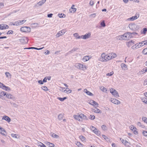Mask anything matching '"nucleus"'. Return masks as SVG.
<instances>
[{"mask_svg": "<svg viewBox=\"0 0 147 147\" xmlns=\"http://www.w3.org/2000/svg\"><path fill=\"white\" fill-rule=\"evenodd\" d=\"M117 57V55L115 53L112 52L107 55L105 53L101 54L99 60L102 62H106Z\"/></svg>", "mask_w": 147, "mask_h": 147, "instance_id": "f257e3e1", "label": "nucleus"}, {"mask_svg": "<svg viewBox=\"0 0 147 147\" xmlns=\"http://www.w3.org/2000/svg\"><path fill=\"white\" fill-rule=\"evenodd\" d=\"M74 66L78 69L82 70L84 71L87 69L86 66L85 65H83L80 63H76L75 64Z\"/></svg>", "mask_w": 147, "mask_h": 147, "instance_id": "f03ea898", "label": "nucleus"}, {"mask_svg": "<svg viewBox=\"0 0 147 147\" xmlns=\"http://www.w3.org/2000/svg\"><path fill=\"white\" fill-rule=\"evenodd\" d=\"M137 34L135 32H127L125 33L124 34V38H123L124 40H127L131 38L132 37H133L132 35L134 34Z\"/></svg>", "mask_w": 147, "mask_h": 147, "instance_id": "7ed1b4c3", "label": "nucleus"}, {"mask_svg": "<svg viewBox=\"0 0 147 147\" xmlns=\"http://www.w3.org/2000/svg\"><path fill=\"white\" fill-rule=\"evenodd\" d=\"M129 27L130 29L133 30H137L139 28V27L138 25L133 23L129 24Z\"/></svg>", "mask_w": 147, "mask_h": 147, "instance_id": "20e7f679", "label": "nucleus"}, {"mask_svg": "<svg viewBox=\"0 0 147 147\" xmlns=\"http://www.w3.org/2000/svg\"><path fill=\"white\" fill-rule=\"evenodd\" d=\"M110 90L111 93L115 97H119V95L118 94V92L114 89L111 88Z\"/></svg>", "mask_w": 147, "mask_h": 147, "instance_id": "39448f33", "label": "nucleus"}, {"mask_svg": "<svg viewBox=\"0 0 147 147\" xmlns=\"http://www.w3.org/2000/svg\"><path fill=\"white\" fill-rule=\"evenodd\" d=\"M46 2V0H42L38 2L36 4H35L34 6V8L38 7L39 6H40L42 5Z\"/></svg>", "mask_w": 147, "mask_h": 147, "instance_id": "423d86ee", "label": "nucleus"}, {"mask_svg": "<svg viewBox=\"0 0 147 147\" xmlns=\"http://www.w3.org/2000/svg\"><path fill=\"white\" fill-rule=\"evenodd\" d=\"M20 31L23 32H30V28L28 27H22L20 29Z\"/></svg>", "mask_w": 147, "mask_h": 147, "instance_id": "0eeeda50", "label": "nucleus"}, {"mask_svg": "<svg viewBox=\"0 0 147 147\" xmlns=\"http://www.w3.org/2000/svg\"><path fill=\"white\" fill-rule=\"evenodd\" d=\"M91 36V34L90 33H88L84 35H82L81 36V37H79V38H81L83 39H86L90 37Z\"/></svg>", "mask_w": 147, "mask_h": 147, "instance_id": "6e6552de", "label": "nucleus"}, {"mask_svg": "<svg viewBox=\"0 0 147 147\" xmlns=\"http://www.w3.org/2000/svg\"><path fill=\"white\" fill-rule=\"evenodd\" d=\"M120 140L121 141L122 143L126 146L129 147L130 145V142L124 140L123 139H122L121 138H120Z\"/></svg>", "mask_w": 147, "mask_h": 147, "instance_id": "1a4fd4ad", "label": "nucleus"}, {"mask_svg": "<svg viewBox=\"0 0 147 147\" xmlns=\"http://www.w3.org/2000/svg\"><path fill=\"white\" fill-rule=\"evenodd\" d=\"M110 100L115 105H118L121 103V102L119 100L115 98H111Z\"/></svg>", "mask_w": 147, "mask_h": 147, "instance_id": "9d476101", "label": "nucleus"}, {"mask_svg": "<svg viewBox=\"0 0 147 147\" xmlns=\"http://www.w3.org/2000/svg\"><path fill=\"white\" fill-rule=\"evenodd\" d=\"M139 17V15L138 14L137 15H136V16H132L130 18H128L127 20V21H132L137 19Z\"/></svg>", "mask_w": 147, "mask_h": 147, "instance_id": "9b49d317", "label": "nucleus"}, {"mask_svg": "<svg viewBox=\"0 0 147 147\" xmlns=\"http://www.w3.org/2000/svg\"><path fill=\"white\" fill-rule=\"evenodd\" d=\"M89 103L95 107H98V103L93 100H90L89 101Z\"/></svg>", "mask_w": 147, "mask_h": 147, "instance_id": "f8f14e48", "label": "nucleus"}, {"mask_svg": "<svg viewBox=\"0 0 147 147\" xmlns=\"http://www.w3.org/2000/svg\"><path fill=\"white\" fill-rule=\"evenodd\" d=\"M19 40L20 42L23 43H26L28 41V40L27 38L26 37L22 38L21 39H20Z\"/></svg>", "mask_w": 147, "mask_h": 147, "instance_id": "ddd939ff", "label": "nucleus"}, {"mask_svg": "<svg viewBox=\"0 0 147 147\" xmlns=\"http://www.w3.org/2000/svg\"><path fill=\"white\" fill-rule=\"evenodd\" d=\"M91 129L96 134H98V130L95 127L93 126H91L90 127Z\"/></svg>", "mask_w": 147, "mask_h": 147, "instance_id": "4468645a", "label": "nucleus"}, {"mask_svg": "<svg viewBox=\"0 0 147 147\" xmlns=\"http://www.w3.org/2000/svg\"><path fill=\"white\" fill-rule=\"evenodd\" d=\"M80 118L81 120L80 121H82L85 120H87V119L86 116L83 114H81L79 115Z\"/></svg>", "mask_w": 147, "mask_h": 147, "instance_id": "2eb2a0df", "label": "nucleus"}, {"mask_svg": "<svg viewBox=\"0 0 147 147\" xmlns=\"http://www.w3.org/2000/svg\"><path fill=\"white\" fill-rule=\"evenodd\" d=\"M135 41L134 40L129 41L127 42V45L129 47L134 44Z\"/></svg>", "mask_w": 147, "mask_h": 147, "instance_id": "dca6fc26", "label": "nucleus"}, {"mask_svg": "<svg viewBox=\"0 0 147 147\" xmlns=\"http://www.w3.org/2000/svg\"><path fill=\"white\" fill-rule=\"evenodd\" d=\"M140 47V45L139 43H137L131 47V48L133 49H137Z\"/></svg>", "mask_w": 147, "mask_h": 147, "instance_id": "f3484780", "label": "nucleus"}, {"mask_svg": "<svg viewBox=\"0 0 147 147\" xmlns=\"http://www.w3.org/2000/svg\"><path fill=\"white\" fill-rule=\"evenodd\" d=\"M78 49V48H74L73 49H72L71 51H69L68 53H66L65 55V56H67L68 55L70 54H71V53H73V52H74L75 51L77 50Z\"/></svg>", "mask_w": 147, "mask_h": 147, "instance_id": "a211bd4d", "label": "nucleus"}, {"mask_svg": "<svg viewBox=\"0 0 147 147\" xmlns=\"http://www.w3.org/2000/svg\"><path fill=\"white\" fill-rule=\"evenodd\" d=\"M2 119H4L9 122L11 121V119L7 116H5L3 117Z\"/></svg>", "mask_w": 147, "mask_h": 147, "instance_id": "6ab92c4d", "label": "nucleus"}, {"mask_svg": "<svg viewBox=\"0 0 147 147\" xmlns=\"http://www.w3.org/2000/svg\"><path fill=\"white\" fill-rule=\"evenodd\" d=\"M92 111L93 112L96 113H100L101 112L96 107L94 109H92Z\"/></svg>", "mask_w": 147, "mask_h": 147, "instance_id": "aec40b11", "label": "nucleus"}, {"mask_svg": "<svg viewBox=\"0 0 147 147\" xmlns=\"http://www.w3.org/2000/svg\"><path fill=\"white\" fill-rule=\"evenodd\" d=\"M84 92L86 93V94L90 96H92L93 94L91 92L87 90L86 89H85L84 90Z\"/></svg>", "mask_w": 147, "mask_h": 147, "instance_id": "412c9836", "label": "nucleus"}, {"mask_svg": "<svg viewBox=\"0 0 147 147\" xmlns=\"http://www.w3.org/2000/svg\"><path fill=\"white\" fill-rule=\"evenodd\" d=\"M0 132L1 133L4 135H6V132L5 130L3 128H1V129L0 130Z\"/></svg>", "mask_w": 147, "mask_h": 147, "instance_id": "4be33fe9", "label": "nucleus"}, {"mask_svg": "<svg viewBox=\"0 0 147 147\" xmlns=\"http://www.w3.org/2000/svg\"><path fill=\"white\" fill-rule=\"evenodd\" d=\"M51 136L53 138L57 139L59 138V137L58 135H56L55 133H51Z\"/></svg>", "mask_w": 147, "mask_h": 147, "instance_id": "5701e85b", "label": "nucleus"}, {"mask_svg": "<svg viewBox=\"0 0 147 147\" xmlns=\"http://www.w3.org/2000/svg\"><path fill=\"white\" fill-rule=\"evenodd\" d=\"M76 8H75L73 7H71L69 11L70 13H74L76 11Z\"/></svg>", "mask_w": 147, "mask_h": 147, "instance_id": "b1692460", "label": "nucleus"}, {"mask_svg": "<svg viewBox=\"0 0 147 147\" xmlns=\"http://www.w3.org/2000/svg\"><path fill=\"white\" fill-rule=\"evenodd\" d=\"M116 38L119 40H124V34L121 35H120L116 37Z\"/></svg>", "mask_w": 147, "mask_h": 147, "instance_id": "393cba45", "label": "nucleus"}, {"mask_svg": "<svg viewBox=\"0 0 147 147\" xmlns=\"http://www.w3.org/2000/svg\"><path fill=\"white\" fill-rule=\"evenodd\" d=\"M89 59L90 58L89 56H86L83 57V61L84 62H85L88 61Z\"/></svg>", "mask_w": 147, "mask_h": 147, "instance_id": "a878e982", "label": "nucleus"}, {"mask_svg": "<svg viewBox=\"0 0 147 147\" xmlns=\"http://www.w3.org/2000/svg\"><path fill=\"white\" fill-rule=\"evenodd\" d=\"M74 117L76 119L78 120L79 121H81V120L80 119V118L79 115H74Z\"/></svg>", "mask_w": 147, "mask_h": 147, "instance_id": "bb28decb", "label": "nucleus"}, {"mask_svg": "<svg viewBox=\"0 0 147 147\" xmlns=\"http://www.w3.org/2000/svg\"><path fill=\"white\" fill-rule=\"evenodd\" d=\"M76 145L78 147H84V145L80 143V142H77L76 143Z\"/></svg>", "mask_w": 147, "mask_h": 147, "instance_id": "cd10ccee", "label": "nucleus"}, {"mask_svg": "<svg viewBox=\"0 0 147 147\" xmlns=\"http://www.w3.org/2000/svg\"><path fill=\"white\" fill-rule=\"evenodd\" d=\"M100 89L104 92H106L107 91V89L103 86H100Z\"/></svg>", "mask_w": 147, "mask_h": 147, "instance_id": "c85d7f7f", "label": "nucleus"}, {"mask_svg": "<svg viewBox=\"0 0 147 147\" xmlns=\"http://www.w3.org/2000/svg\"><path fill=\"white\" fill-rule=\"evenodd\" d=\"M2 88L6 90V91L10 90V89L9 87L7 86L4 85H3V88Z\"/></svg>", "mask_w": 147, "mask_h": 147, "instance_id": "c756f323", "label": "nucleus"}, {"mask_svg": "<svg viewBox=\"0 0 147 147\" xmlns=\"http://www.w3.org/2000/svg\"><path fill=\"white\" fill-rule=\"evenodd\" d=\"M8 99H13V96L12 95L10 94H7L6 95Z\"/></svg>", "mask_w": 147, "mask_h": 147, "instance_id": "7c9ffc66", "label": "nucleus"}, {"mask_svg": "<svg viewBox=\"0 0 147 147\" xmlns=\"http://www.w3.org/2000/svg\"><path fill=\"white\" fill-rule=\"evenodd\" d=\"M79 138L82 142H85L86 139L85 137L82 135L80 136Z\"/></svg>", "mask_w": 147, "mask_h": 147, "instance_id": "2f4dec72", "label": "nucleus"}, {"mask_svg": "<svg viewBox=\"0 0 147 147\" xmlns=\"http://www.w3.org/2000/svg\"><path fill=\"white\" fill-rule=\"evenodd\" d=\"M62 32L60 31H59L56 34V37L58 38L63 35Z\"/></svg>", "mask_w": 147, "mask_h": 147, "instance_id": "473e14b6", "label": "nucleus"}, {"mask_svg": "<svg viewBox=\"0 0 147 147\" xmlns=\"http://www.w3.org/2000/svg\"><path fill=\"white\" fill-rule=\"evenodd\" d=\"M147 31V28H143V31H141V33L142 34H145Z\"/></svg>", "mask_w": 147, "mask_h": 147, "instance_id": "72a5a7b5", "label": "nucleus"}, {"mask_svg": "<svg viewBox=\"0 0 147 147\" xmlns=\"http://www.w3.org/2000/svg\"><path fill=\"white\" fill-rule=\"evenodd\" d=\"M38 146H39L40 147H46L45 145L41 142H38Z\"/></svg>", "mask_w": 147, "mask_h": 147, "instance_id": "f704fd0d", "label": "nucleus"}, {"mask_svg": "<svg viewBox=\"0 0 147 147\" xmlns=\"http://www.w3.org/2000/svg\"><path fill=\"white\" fill-rule=\"evenodd\" d=\"M74 36L76 38V39H80L81 38H79V37H81V36H80L78 34V33H75L74 34Z\"/></svg>", "mask_w": 147, "mask_h": 147, "instance_id": "c9c22d12", "label": "nucleus"}, {"mask_svg": "<svg viewBox=\"0 0 147 147\" xmlns=\"http://www.w3.org/2000/svg\"><path fill=\"white\" fill-rule=\"evenodd\" d=\"M47 144V145L50 147H53L55 146V145L53 144L50 143L49 142H48Z\"/></svg>", "mask_w": 147, "mask_h": 147, "instance_id": "e433bc0d", "label": "nucleus"}, {"mask_svg": "<svg viewBox=\"0 0 147 147\" xmlns=\"http://www.w3.org/2000/svg\"><path fill=\"white\" fill-rule=\"evenodd\" d=\"M101 128L104 131H106L107 129V128L105 125H102Z\"/></svg>", "mask_w": 147, "mask_h": 147, "instance_id": "4c0bfd02", "label": "nucleus"}, {"mask_svg": "<svg viewBox=\"0 0 147 147\" xmlns=\"http://www.w3.org/2000/svg\"><path fill=\"white\" fill-rule=\"evenodd\" d=\"M63 115L62 114H60L58 116V119L59 120H61L62 119L63 117Z\"/></svg>", "mask_w": 147, "mask_h": 147, "instance_id": "58836bf2", "label": "nucleus"}, {"mask_svg": "<svg viewBox=\"0 0 147 147\" xmlns=\"http://www.w3.org/2000/svg\"><path fill=\"white\" fill-rule=\"evenodd\" d=\"M57 99L61 101H63L64 100L67 99L66 97H64L63 98H60L58 97L57 98Z\"/></svg>", "mask_w": 147, "mask_h": 147, "instance_id": "ea45409f", "label": "nucleus"}, {"mask_svg": "<svg viewBox=\"0 0 147 147\" xmlns=\"http://www.w3.org/2000/svg\"><path fill=\"white\" fill-rule=\"evenodd\" d=\"M5 74L7 78H11V75L10 74L9 72H6Z\"/></svg>", "mask_w": 147, "mask_h": 147, "instance_id": "a19ab883", "label": "nucleus"}, {"mask_svg": "<svg viewBox=\"0 0 147 147\" xmlns=\"http://www.w3.org/2000/svg\"><path fill=\"white\" fill-rule=\"evenodd\" d=\"M121 68L123 69L124 68H127V65L124 63H121Z\"/></svg>", "mask_w": 147, "mask_h": 147, "instance_id": "79ce46f5", "label": "nucleus"}, {"mask_svg": "<svg viewBox=\"0 0 147 147\" xmlns=\"http://www.w3.org/2000/svg\"><path fill=\"white\" fill-rule=\"evenodd\" d=\"M147 72V71H146V69H142L141 71L139 72V73L140 74H143L145 72Z\"/></svg>", "mask_w": 147, "mask_h": 147, "instance_id": "37998d69", "label": "nucleus"}, {"mask_svg": "<svg viewBox=\"0 0 147 147\" xmlns=\"http://www.w3.org/2000/svg\"><path fill=\"white\" fill-rule=\"evenodd\" d=\"M89 119L91 120H94L95 119V116L93 115H91L89 116Z\"/></svg>", "mask_w": 147, "mask_h": 147, "instance_id": "c03bdc74", "label": "nucleus"}, {"mask_svg": "<svg viewBox=\"0 0 147 147\" xmlns=\"http://www.w3.org/2000/svg\"><path fill=\"white\" fill-rule=\"evenodd\" d=\"M89 16L90 17L94 18L96 17V13H94L90 15Z\"/></svg>", "mask_w": 147, "mask_h": 147, "instance_id": "a18cd8bd", "label": "nucleus"}, {"mask_svg": "<svg viewBox=\"0 0 147 147\" xmlns=\"http://www.w3.org/2000/svg\"><path fill=\"white\" fill-rule=\"evenodd\" d=\"M137 125L138 126L142 128H144V125H142L141 123L140 122H138L137 123Z\"/></svg>", "mask_w": 147, "mask_h": 147, "instance_id": "49530a36", "label": "nucleus"}, {"mask_svg": "<svg viewBox=\"0 0 147 147\" xmlns=\"http://www.w3.org/2000/svg\"><path fill=\"white\" fill-rule=\"evenodd\" d=\"M41 88H42V89L43 90L45 91H47L48 90V89L47 88V87L46 86H42L41 87Z\"/></svg>", "mask_w": 147, "mask_h": 147, "instance_id": "de8ad7c7", "label": "nucleus"}, {"mask_svg": "<svg viewBox=\"0 0 147 147\" xmlns=\"http://www.w3.org/2000/svg\"><path fill=\"white\" fill-rule=\"evenodd\" d=\"M142 120H143V121H144V122L147 123V118L145 117H142Z\"/></svg>", "mask_w": 147, "mask_h": 147, "instance_id": "09e8293b", "label": "nucleus"}, {"mask_svg": "<svg viewBox=\"0 0 147 147\" xmlns=\"http://www.w3.org/2000/svg\"><path fill=\"white\" fill-rule=\"evenodd\" d=\"M142 53L144 54H147V48L144 49L142 51Z\"/></svg>", "mask_w": 147, "mask_h": 147, "instance_id": "8fccbe9b", "label": "nucleus"}, {"mask_svg": "<svg viewBox=\"0 0 147 147\" xmlns=\"http://www.w3.org/2000/svg\"><path fill=\"white\" fill-rule=\"evenodd\" d=\"M100 25L101 26L103 27H105L106 26L105 24L104 21H103L102 22H101Z\"/></svg>", "mask_w": 147, "mask_h": 147, "instance_id": "3c124183", "label": "nucleus"}, {"mask_svg": "<svg viewBox=\"0 0 147 147\" xmlns=\"http://www.w3.org/2000/svg\"><path fill=\"white\" fill-rule=\"evenodd\" d=\"M0 29L1 30L5 29L4 24H0Z\"/></svg>", "mask_w": 147, "mask_h": 147, "instance_id": "603ef678", "label": "nucleus"}, {"mask_svg": "<svg viewBox=\"0 0 147 147\" xmlns=\"http://www.w3.org/2000/svg\"><path fill=\"white\" fill-rule=\"evenodd\" d=\"M142 100L143 102L147 104V99L146 98H143L142 99Z\"/></svg>", "mask_w": 147, "mask_h": 147, "instance_id": "864d4df0", "label": "nucleus"}, {"mask_svg": "<svg viewBox=\"0 0 147 147\" xmlns=\"http://www.w3.org/2000/svg\"><path fill=\"white\" fill-rule=\"evenodd\" d=\"M26 20H22L20 21V22H19V24L20 23V24L22 25L24 24L26 21Z\"/></svg>", "mask_w": 147, "mask_h": 147, "instance_id": "5fc2aeb1", "label": "nucleus"}, {"mask_svg": "<svg viewBox=\"0 0 147 147\" xmlns=\"http://www.w3.org/2000/svg\"><path fill=\"white\" fill-rule=\"evenodd\" d=\"M62 89V91L63 92H65V93H66V92L67 91V89L68 90L69 88H66V89L65 90H63V89H65V88L64 87H61Z\"/></svg>", "mask_w": 147, "mask_h": 147, "instance_id": "6e6d98bb", "label": "nucleus"}, {"mask_svg": "<svg viewBox=\"0 0 147 147\" xmlns=\"http://www.w3.org/2000/svg\"><path fill=\"white\" fill-rule=\"evenodd\" d=\"M114 74V72L113 71H111L110 73H107L106 74V75L108 76H112Z\"/></svg>", "mask_w": 147, "mask_h": 147, "instance_id": "4d7b16f0", "label": "nucleus"}, {"mask_svg": "<svg viewBox=\"0 0 147 147\" xmlns=\"http://www.w3.org/2000/svg\"><path fill=\"white\" fill-rule=\"evenodd\" d=\"M13 31L12 30H9L8 31L7 33V34H12L13 33Z\"/></svg>", "mask_w": 147, "mask_h": 147, "instance_id": "13d9d810", "label": "nucleus"}, {"mask_svg": "<svg viewBox=\"0 0 147 147\" xmlns=\"http://www.w3.org/2000/svg\"><path fill=\"white\" fill-rule=\"evenodd\" d=\"M130 129L132 131L134 129H136V128L133 125H131L130 127Z\"/></svg>", "mask_w": 147, "mask_h": 147, "instance_id": "bf43d9fd", "label": "nucleus"}, {"mask_svg": "<svg viewBox=\"0 0 147 147\" xmlns=\"http://www.w3.org/2000/svg\"><path fill=\"white\" fill-rule=\"evenodd\" d=\"M4 6V4L3 3H0V9L3 8Z\"/></svg>", "mask_w": 147, "mask_h": 147, "instance_id": "052dcab7", "label": "nucleus"}, {"mask_svg": "<svg viewBox=\"0 0 147 147\" xmlns=\"http://www.w3.org/2000/svg\"><path fill=\"white\" fill-rule=\"evenodd\" d=\"M142 134L144 136H147V131H144L142 132Z\"/></svg>", "mask_w": 147, "mask_h": 147, "instance_id": "680f3d73", "label": "nucleus"}, {"mask_svg": "<svg viewBox=\"0 0 147 147\" xmlns=\"http://www.w3.org/2000/svg\"><path fill=\"white\" fill-rule=\"evenodd\" d=\"M102 138H104L105 140L107 141L108 140H107L108 139L109 140V138L103 135H102Z\"/></svg>", "mask_w": 147, "mask_h": 147, "instance_id": "e2e57ef3", "label": "nucleus"}, {"mask_svg": "<svg viewBox=\"0 0 147 147\" xmlns=\"http://www.w3.org/2000/svg\"><path fill=\"white\" fill-rule=\"evenodd\" d=\"M11 136L13 137V138H17V135H16V134H11Z\"/></svg>", "mask_w": 147, "mask_h": 147, "instance_id": "0e129e2a", "label": "nucleus"}, {"mask_svg": "<svg viewBox=\"0 0 147 147\" xmlns=\"http://www.w3.org/2000/svg\"><path fill=\"white\" fill-rule=\"evenodd\" d=\"M145 42V41H143L142 42H140L139 43L140 45V47L143 46L144 45V42Z\"/></svg>", "mask_w": 147, "mask_h": 147, "instance_id": "69168bd1", "label": "nucleus"}, {"mask_svg": "<svg viewBox=\"0 0 147 147\" xmlns=\"http://www.w3.org/2000/svg\"><path fill=\"white\" fill-rule=\"evenodd\" d=\"M136 130V129H134L132 130V131L135 134H138V132Z\"/></svg>", "mask_w": 147, "mask_h": 147, "instance_id": "338daca9", "label": "nucleus"}, {"mask_svg": "<svg viewBox=\"0 0 147 147\" xmlns=\"http://www.w3.org/2000/svg\"><path fill=\"white\" fill-rule=\"evenodd\" d=\"M0 94L1 95H3L4 96H5V95H6V92H1L0 93Z\"/></svg>", "mask_w": 147, "mask_h": 147, "instance_id": "774afa93", "label": "nucleus"}]
</instances>
